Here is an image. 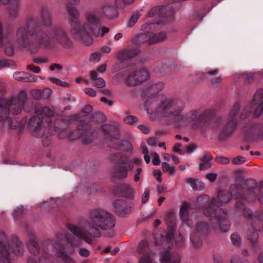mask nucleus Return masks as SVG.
Instances as JSON below:
<instances>
[{"label":"nucleus","mask_w":263,"mask_h":263,"mask_svg":"<svg viewBox=\"0 0 263 263\" xmlns=\"http://www.w3.org/2000/svg\"><path fill=\"white\" fill-rule=\"evenodd\" d=\"M216 161L217 163L221 164H227L230 162L229 158L221 156L217 157L216 159Z\"/></svg>","instance_id":"3c124183"},{"label":"nucleus","mask_w":263,"mask_h":263,"mask_svg":"<svg viewBox=\"0 0 263 263\" xmlns=\"http://www.w3.org/2000/svg\"><path fill=\"white\" fill-rule=\"evenodd\" d=\"M152 35H153L152 32L140 34L137 36V41L140 43L152 44L153 42H151V40H153Z\"/></svg>","instance_id":"a878e982"},{"label":"nucleus","mask_w":263,"mask_h":263,"mask_svg":"<svg viewBox=\"0 0 263 263\" xmlns=\"http://www.w3.org/2000/svg\"><path fill=\"white\" fill-rule=\"evenodd\" d=\"M124 164H120L114 170V174L116 177L119 179H124L128 176V170Z\"/></svg>","instance_id":"4be33fe9"},{"label":"nucleus","mask_w":263,"mask_h":263,"mask_svg":"<svg viewBox=\"0 0 263 263\" xmlns=\"http://www.w3.org/2000/svg\"><path fill=\"white\" fill-rule=\"evenodd\" d=\"M147 142L149 145L154 146L156 145L157 140L155 138L151 137L148 139Z\"/></svg>","instance_id":"338daca9"},{"label":"nucleus","mask_w":263,"mask_h":263,"mask_svg":"<svg viewBox=\"0 0 263 263\" xmlns=\"http://www.w3.org/2000/svg\"><path fill=\"white\" fill-rule=\"evenodd\" d=\"M152 162L154 165H159L161 162L159 158V156L158 154L156 153H154L152 154Z\"/></svg>","instance_id":"603ef678"},{"label":"nucleus","mask_w":263,"mask_h":263,"mask_svg":"<svg viewBox=\"0 0 263 263\" xmlns=\"http://www.w3.org/2000/svg\"><path fill=\"white\" fill-rule=\"evenodd\" d=\"M47 61H48L47 59L46 58H35L34 60V62L37 64H41V63H46V62H47Z\"/></svg>","instance_id":"774afa93"},{"label":"nucleus","mask_w":263,"mask_h":263,"mask_svg":"<svg viewBox=\"0 0 263 263\" xmlns=\"http://www.w3.org/2000/svg\"><path fill=\"white\" fill-rule=\"evenodd\" d=\"M27 69L35 73H38L41 71V68L39 67L35 66L33 65H28L27 66Z\"/></svg>","instance_id":"4d7b16f0"},{"label":"nucleus","mask_w":263,"mask_h":263,"mask_svg":"<svg viewBox=\"0 0 263 263\" xmlns=\"http://www.w3.org/2000/svg\"><path fill=\"white\" fill-rule=\"evenodd\" d=\"M70 234H65L68 243L63 244L60 240L62 235H57V240H47L43 244V251L39 257L34 256L27 258V263H59L65 260L68 257L74 253V248L79 247L81 241L71 238Z\"/></svg>","instance_id":"20e7f679"},{"label":"nucleus","mask_w":263,"mask_h":263,"mask_svg":"<svg viewBox=\"0 0 263 263\" xmlns=\"http://www.w3.org/2000/svg\"><path fill=\"white\" fill-rule=\"evenodd\" d=\"M138 121V118L134 116L128 115L124 118V121L126 124H133Z\"/></svg>","instance_id":"58836bf2"},{"label":"nucleus","mask_w":263,"mask_h":263,"mask_svg":"<svg viewBox=\"0 0 263 263\" xmlns=\"http://www.w3.org/2000/svg\"><path fill=\"white\" fill-rule=\"evenodd\" d=\"M9 45H11V43H10L8 37L4 34L2 24L0 22V46L5 48V52L7 54L11 55L13 54V50L11 48L9 49L8 47Z\"/></svg>","instance_id":"6ab92c4d"},{"label":"nucleus","mask_w":263,"mask_h":263,"mask_svg":"<svg viewBox=\"0 0 263 263\" xmlns=\"http://www.w3.org/2000/svg\"><path fill=\"white\" fill-rule=\"evenodd\" d=\"M126 49L129 54L130 59L135 57L140 53V50L138 48H132Z\"/></svg>","instance_id":"c03bdc74"},{"label":"nucleus","mask_w":263,"mask_h":263,"mask_svg":"<svg viewBox=\"0 0 263 263\" xmlns=\"http://www.w3.org/2000/svg\"><path fill=\"white\" fill-rule=\"evenodd\" d=\"M209 227V224L203 222H200L196 226V230L198 232H201L205 230Z\"/></svg>","instance_id":"a18cd8bd"},{"label":"nucleus","mask_w":263,"mask_h":263,"mask_svg":"<svg viewBox=\"0 0 263 263\" xmlns=\"http://www.w3.org/2000/svg\"><path fill=\"white\" fill-rule=\"evenodd\" d=\"M42 25L47 27L51 25V16L48 12H43Z\"/></svg>","instance_id":"2f4dec72"},{"label":"nucleus","mask_w":263,"mask_h":263,"mask_svg":"<svg viewBox=\"0 0 263 263\" xmlns=\"http://www.w3.org/2000/svg\"><path fill=\"white\" fill-rule=\"evenodd\" d=\"M27 246L30 253L33 256H36L40 252V248L35 240V236L30 235L28 236Z\"/></svg>","instance_id":"aec40b11"},{"label":"nucleus","mask_w":263,"mask_h":263,"mask_svg":"<svg viewBox=\"0 0 263 263\" xmlns=\"http://www.w3.org/2000/svg\"><path fill=\"white\" fill-rule=\"evenodd\" d=\"M149 192L147 189H145L143 195L142 196V203L146 202L149 199Z\"/></svg>","instance_id":"052dcab7"},{"label":"nucleus","mask_w":263,"mask_h":263,"mask_svg":"<svg viewBox=\"0 0 263 263\" xmlns=\"http://www.w3.org/2000/svg\"><path fill=\"white\" fill-rule=\"evenodd\" d=\"M14 65V62L9 60H0V69L5 67H11Z\"/></svg>","instance_id":"37998d69"},{"label":"nucleus","mask_w":263,"mask_h":263,"mask_svg":"<svg viewBox=\"0 0 263 263\" xmlns=\"http://www.w3.org/2000/svg\"><path fill=\"white\" fill-rule=\"evenodd\" d=\"M244 192V189L241 185L233 186L230 192L227 191H220L218 193L217 199L214 200V201L212 202L211 205L215 206V209H219L218 208L220 206L230 201L232 196L237 199L245 198Z\"/></svg>","instance_id":"9d476101"},{"label":"nucleus","mask_w":263,"mask_h":263,"mask_svg":"<svg viewBox=\"0 0 263 263\" xmlns=\"http://www.w3.org/2000/svg\"><path fill=\"white\" fill-rule=\"evenodd\" d=\"M173 235V231L171 230L166 234V238L164 239L163 237L161 236V240H158V237L155 236L156 239V242L158 245H161L163 248H165L166 247L170 248L171 245L170 241L171 240Z\"/></svg>","instance_id":"412c9836"},{"label":"nucleus","mask_w":263,"mask_h":263,"mask_svg":"<svg viewBox=\"0 0 263 263\" xmlns=\"http://www.w3.org/2000/svg\"><path fill=\"white\" fill-rule=\"evenodd\" d=\"M49 80L52 82V83L56 84L58 85H59L62 87H67L68 86V84L66 82H64L61 81V80L55 78H49Z\"/></svg>","instance_id":"ea45409f"},{"label":"nucleus","mask_w":263,"mask_h":263,"mask_svg":"<svg viewBox=\"0 0 263 263\" xmlns=\"http://www.w3.org/2000/svg\"><path fill=\"white\" fill-rule=\"evenodd\" d=\"M24 214V209L23 206H20L17 207L13 212V217L16 219L17 217Z\"/></svg>","instance_id":"de8ad7c7"},{"label":"nucleus","mask_w":263,"mask_h":263,"mask_svg":"<svg viewBox=\"0 0 263 263\" xmlns=\"http://www.w3.org/2000/svg\"><path fill=\"white\" fill-rule=\"evenodd\" d=\"M85 92L90 97H95L96 95V91L91 88H87L84 90Z\"/></svg>","instance_id":"e2e57ef3"},{"label":"nucleus","mask_w":263,"mask_h":263,"mask_svg":"<svg viewBox=\"0 0 263 263\" xmlns=\"http://www.w3.org/2000/svg\"><path fill=\"white\" fill-rule=\"evenodd\" d=\"M102 129L107 133L110 137V140H118L120 138V129L118 127L111 124H105Z\"/></svg>","instance_id":"a211bd4d"},{"label":"nucleus","mask_w":263,"mask_h":263,"mask_svg":"<svg viewBox=\"0 0 263 263\" xmlns=\"http://www.w3.org/2000/svg\"><path fill=\"white\" fill-rule=\"evenodd\" d=\"M12 252L16 256H21L24 254V248L23 242L17 238L15 239V244L12 247Z\"/></svg>","instance_id":"5701e85b"},{"label":"nucleus","mask_w":263,"mask_h":263,"mask_svg":"<svg viewBox=\"0 0 263 263\" xmlns=\"http://www.w3.org/2000/svg\"><path fill=\"white\" fill-rule=\"evenodd\" d=\"M79 253L83 257H88L90 255V252L85 248H80Z\"/></svg>","instance_id":"bf43d9fd"},{"label":"nucleus","mask_w":263,"mask_h":263,"mask_svg":"<svg viewBox=\"0 0 263 263\" xmlns=\"http://www.w3.org/2000/svg\"><path fill=\"white\" fill-rule=\"evenodd\" d=\"M197 148V146L195 144H191L186 147V153L191 154L194 152Z\"/></svg>","instance_id":"13d9d810"},{"label":"nucleus","mask_w":263,"mask_h":263,"mask_svg":"<svg viewBox=\"0 0 263 263\" xmlns=\"http://www.w3.org/2000/svg\"><path fill=\"white\" fill-rule=\"evenodd\" d=\"M206 178L210 181L214 182L217 178V174L214 173H208L206 175Z\"/></svg>","instance_id":"0e129e2a"},{"label":"nucleus","mask_w":263,"mask_h":263,"mask_svg":"<svg viewBox=\"0 0 263 263\" xmlns=\"http://www.w3.org/2000/svg\"><path fill=\"white\" fill-rule=\"evenodd\" d=\"M70 19V34L74 39L80 40L86 45H90L93 42V35L99 34V29L98 27V20L97 16L93 13H87L86 20L82 24L78 26L80 13L74 7L67 6Z\"/></svg>","instance_id":"39448f33"},{"label":"nucleus","mask_w":263,"mask_h":263,"mask_svg":"<svg viewBox=\"0 0 263 263\" xmlns=\"http://www.w3.org/2000/svg\"><path fill=\"white\" fill-rule=\"evenodd\" d=\"M140 14L138 12H136L134 13L130 17L128 23V26L129 27H132L134 26L135 23L137 22L139 19Z\"/></svg>","instance_id":"4c0bfd02"},{"label":"nucleus","mask_w":263,"mask_h":263,"mask_svg":"<svg viewBox=\"0 0 263 263\" xmlns=\"http://www.w3.org/2000/svg\"><path fill=\"white\" fill-rule=\"evenodd\" d=\"M125 205V202L123 200H116L113 202V206L116 211L120 214L122 213Z\"/></svg>","instance_id":"c85d7f7f"},{"label":"nucleus","mask_w":263,"mask_h":263,"mask_svg":"<svg viewBox=\"0 0 263 263\" xmlns=\"http://www.w3.org/2000/svg\"><path fill=\"white\" fill-rule=\"evenodd\" d=\"M190 207V204L189 203L184 202L182 204L180 208V216L183 221H186L189 218V210Z\"/></svg>","instance_id":"cd10ccee"},{"label":"nucleus","mask_w":263,"mask_h":263,"mask_svg":"<svg viewBox=\"0 0 263 263\" xmlns=\"http://www.w3.org/2000/svg\"><path fill=\"white\" fill-rule=\"evenodd\" d=\"M36 27V21L32 18L28 21L26 27L18 28L15 46L21 50H28L34 53L42 45L47 46L53 39L64 45L69 42L67 35L62 30H51L47 33L37 31Z\"/></svg>","instance_id":"f257e3e1"},{"label":"nucleus","mask_w":263,"mask_h":263,"mask_svg":"<svg viewBox=\"0 0 263 263\" xmlns=\"http://www.w3.org/2000/svg\"><path fill=\"white\" fill-rule=\"evenodd\" d=\"M148 246L147 243L145 241H142L138 245V249L140 252L146 251Z\"/></svg>","instance_id":"49530a36"},{"label":"nucleus","mask_w":263,"mask_h":263,"mask_svg":"<svg viewBox=\"0 0 263 263\" xmlns=\"http://www.w3.org/2000/svg\"><path fill=\"white\" fill-rule=\"evenodd\" d=\"M246 161V159L244 157H237L233 159V163L234 164H240L245 162Z\"/></svg>","instance_id":"6e6d98bb"},{"label":"nucleus","mask_w":263,"mask_h":263,"mask_svg":"<svg viewBox=\"0 0 263 263\" xmlns=\"http://www.w3.org/2000/svg\"><path fill=\"white\" fill-rule=\"evenodd\" d=\"M91 78L94 81L93 85L98 88H103L105 86V81L101 78H97V72L92 71L90 72Z\"/></svg>","instance_id":"393cba45"},{"label":"nucleus","mask_w":263,"mask_h":263,"mask_svg":"<svg viewBox=\"0 0 263 263\" xmlns=\"http://www.w3.org/2000/svg\"><path fill=\"white\" fill-rule=\"evenodd\" d=\"M121 163L122 164L126 165L130 170H132L134 168V166L132 164V161L126 156L121 157Z\"/></svg>","instance_id":"e433bc0d"},{"label":"nucleus","mask_w":263,"mask_h":263,"mask_svg":"<svg viewBox=\"0 0 263 263\" xmlns=\"http://www.w3.org/2000/svg\"><path fill=\"white\" fill-rule=\"evenodd\" d=\"M248 111L245 115L242 113L240 115V118L245 119L251 112H254L256 116H259L263 111V100L259 102L256 106L254 105V103H250L249 106H247Z\"/></svg>","instance_id":"dca6fc26"},{"label":"nucleus","mask_w":263,"mask_h":263,"mask_svg":"<svg viewBox=\"0 0 263 263\" xmlns=\"http://www.w3.org/2000/svg\"><path fill=\"white\" fill-rule=\"evenodd\" d=\"M164 87V84L162 82H159L153 84L152 85L148 87L145 92L146 95L148 96L149 99L145 102V106L148 113H157L160 115V112L155 110L151 105H153L154 100L155 99L159 97L160 96H163L165 97L162 94L157 95L160 91H161Z\"/></svg>","instance_id":"f8f14e48"},{"label":"nucleus","mask_w":263,"mask_h":263,"mask_svg":"<svg viewBox=\"0 0 263 263\" xmlns=\"http://www.w3.org/2000/svg\"><path fill=\"white\" fill-rule=\"evenodd\" d=\"M151 107L160 112V116L170 123L194 128L200 123L201 113L198 110L182 114L185 104L181 99L160 96L155 99Z\"/></svg>","instance_id":"f03ea898"},{"label":"nucleus","mask_w":263,"mask_h":263,"mask_svg":"<svg viewBox=\"0 0 263 263\" xmlns=\"http://www.w3.org/2000/svg\"><path fill=\"white\" fill-rule=\"evenodd\" d=\"M212 156L209 154H205L201 159V163L200 164L199 167L200 170H205L210 168L211 166L210 161L212 160Z\"/></svg>","instance_id":"bb28decb"},{"label":"nucleus","mask_w":263,"mask_h":263,"mask_svg":"<svg viewBox=\"0 0 263 263\" xmlns=\"http://www.w3.org/2000/svg\"><path fill=\"white\" fill-rule=\"evenodd\" d=\"M101 58V53L98 52H95L92 53L90 57V60L91 62L97 63L99 62Z\"/></svg>","instance_id":"09e8293b"},{"label":"nucleus","mask_w":263,"mask_h":263,"mask_svg":"<svg viewBox=\"0 0 263 263\" xmlns=\"http://www.w3.org/2000/svg\"><path fill=\"white\" fill-rule=\"evenodd\" d=\"M92 111L91 106L88 105L83 110L82 113L85 116L84 121H88L87 123H84L81 121L78 128L74 131L71 132L68 135V138L71 140L81 139L84 144H88L92 141V132L91 129V125L94 123L93 119H90L88 117L89 113Z\"/></svg>","instance_id":"6e6552de"},{"label":"nucleus","mask_w":263,"mask_h":263,"mask_svg":"<svg viewBox=\"0 0 263 263\" xmlns=\"http://www.w3.org/2000/svg\"><path fill=\"white\" fill-rule=\"evenodd\" d=\"M231 240L234 245H237L239 244L240 240V238L238 234H233L231 235Z\"/></svg>","instance_id":"864d4df0"},{"label":"nucleus","mask_w":263,"mask_h":263,"mask_svg":"<svg viewBox=\"0 0 263 263\" xmlns=\"http://www.w3.org/2000/svg\"><path fill=\"white\" fill-rule=\"evenodd\" d=\"M263 97V89H258L256 90L254 95L253 98L250 103H254V105L256 106L259 103Z\"/></svg>","instance_id":"c756f323"},{"label":"nucleus","mask_w":263,"mask_h":263,"mask_svg":"<svg viewBox=\"0 0 263 263\" xmlns=\"http://www.w3.org/2000/svg\"><path fill=\"white\" fill-rule=\"evenodd\" d=\"M240 105L239 103H237L234 105L220 133L221 138H224L230 135L234 132L237 125L238 111Z\"/></svg>","instance_id":"9b49d317"},{"label":"nucleus","mask_w":263,"mask_h":263,"mask_svg":"<svg viewBox=\"0 0 263 263\" xmlns=\"http://www.w3.org/2000/svg\"><path fill=\"white\" fill-rule=\"evenodd\" d=\"M26 98L27 93L25 91H22L17 99H8L4 96L0 97V122L3 123V125L13 128L12 120L9 117L10 110L14 115L21 113Z\"/></svg>","instance_id":"0eeeda50"},{"label":"nucleus","mask_w":263,"mask_h":263,"mask_svg":"<svg viewBox=\"0 0 263 263\" xmlns=\"http://www.w3.org/2000/svg\"><path fill=\"white\" fill-rule=\"evenodd\" d=\"M119 76L122 77L124 82L128 86H135L138 85L136 70L128 69L119 74Z\"/></svg>","instance_id":"4468645a"},{"label":"nucleus","mask_w":263,"mask_h":263,"mask_svg":"<svg viewBox=\"0 0 263 263\" xmlns=\"http://www.w3.org/2000/svg\"><path fill=\"white\" fill-rule=\"evenodd\" d=\"M185 182L190 184L194 190L197 191L198 189V185L200 183V181L194 178H186L185 179Z\"/></svg>","instance_id":"473e14b6"},{"label":"nucleus","mask_w":263,"mask_h":263,"mask_svg":"<svg viewBox=\"0 0 263 263\" xmlns=\"http://www.w3.org/2000/svg\"><path fill=\"white\" fill-rule=\"evenodd\" d=\"M17 5L11 6L9 10V15L12 18H15L18 16Z\"/></svg>","instance_id":"79ce46f5"},{"label":"nucleus","mask_w":263,"mask_h":263,"mask_svg":"<svg viewBox=\"0 0 263 263\" xmlns=\"http://www.w3.org/2000/svg\"><path fill=\"white\" fill-rule=\"evenodd\" d=\"M138 85L148 80L150 78L149 72L144 68L136 70Z\"/></svg>","instance_id":"b1692460"},{"label":"nucleus","mask_w":263,"mask_h":263,"mask_svg":"<svg viewBox=\"0 0 263 263\" xmlns=\"http://www.w3.org/2000/svg\"><path fill=\"white\" fill-rule=\"evenodd\" d=\"M37 116L32 117L29 121L30 128L31 132L35 137H42L44 135L45 128L42 125L41 119L52 117L54 113L48 106L35 107Z\"/></svg>","instance_id":"1a4fd4ad"},{"label":"nucleus","mask_w":263,"mask_h":263,"mask_svg":"<svg viewBox=\"0 0 263 263\" xmlns=\"http://www.w3.org/2000/svg\"><path fill=\"white\" fill-rule=\"evenodd\" d=\"M13 78L18 81L27 82H36L38 81L39 76L31 75L26 72H15L13 74Z\"/></svg>","instance_id":"f3484780"},{"label":"nucleus","mask_w":263,"mask_h":263,"mask_svg":"<svg viewBox=\"0 0 263 263\" xmlns=\"http://www.w3.org/2000/svg\"><path fill=\"white\" fill-rule=\"evenodd\" d=\"M123 190L127 197L132 198L134 196L135 190L130 185L126 184L123 185Z\"/></svg>","instance_id":"72a5a7b5"},{"label":"nucleus","mask_w":263,"mask_h":263,"mask_svg":"<svg viewBox=\"0 0 263 263\" xmlns=\"http://www.w3.org/2000/svg\"><path fill=\"white\" fill-rule=\"evenodd\" d=\"M162 257L160 260L162 263H180V257L177 253H171L165 250L161 252Z\"/></svg>","instance_id":"2eb2a0df"},{"label":"nucleus","mask_w":263,"mask_h":263,"mask_svg":"<svg viewBox=\"0 0 263 263\" xmlns=\"http://www.w3.org/2000/svg\"><path fill=\"white\" fill-rule=\"evenodd\" d=\"M213 201L214 200L210 201V197L207 195H203L197 198L199 209L203 211L206 216L209 217L211 227L216 228L218 226L221 232H226L230 227L227 214L221 209H215V206L212 205Z\"/></svg>","instance_id":"423d86ee"},{"label":"nucleus","mask_w":263,"mask_h":263,"mask_svg":"<svg viewBox=\"0 0 263 263\" xmlns=\"http://www.w3.org/2000/svg\"><path fill=\"white\" fill-rule=\"evenodd\" d=\"M6 236L3 232L0 233V263H10L9 246L6 245Z\"/></svg>","instance_id":"ddd939ff"},{"label":"nucleus","mask_w":263,"mask_h":263,"mask_svg":"<svg viewBox=\"0 0 263 263\" xmlns=\"http://www.w3.org/2000/svg\"><path fill=\"white\" fill-rule=\"evenodd\" d=\"M97 19L98 20H99L98 18L97 17ZM99 21H98V28L99 29V34L98 35H93L92 37L93 36H99L100 35V36L102 37L104 35V34H105L106 33H108V31H109V29L107 27H102L101 29H100L99 28Z\"/></svg>","instance_id":"8fccbe9b"},{"label":"nucleus","mask_w":263,"mask_h":263,"mask_svg":"<svg viewBox=\"0 0 263 263\" xmlns=\"http://www.w3.org/2000/svg\"><path fill=\"white\" fill-rule=\"evenodd\" d=\"M161 166L164 172H168L170 174H173L176 171L175 166L170 165L167 162H163L161 164Z\"/></svg>","instance_id":"f704fd0d"},{"label":"nucleus","mask_w":263,"mask_h":263,"mask_svg":"<svg viewBox=\"0 0 263 263\" xmlns=\"http://www.w3.org/2000/svg\"><path fill=\"white\" fill-rule=\"evenodd\" d=\"M106 64L101 65L96 70V71L97 72V76H98V72L103 73L106 71ZM94 71H95V70H94Z\"/></svg>","instance_id":"69168bd1"},{"label":"nucleus","mask_w":263,"mask_h":263,"mask_svg":"<svg viewBox=\"0 0 263 263\" xmlns=\"http://www.w3.org/2000/svg\"><path fill=\"white\" fill-rule=\"evenodd\" d=\"M127 49L120 50L117 54V59L121 61H124L130 59L129 54H128Z\"/></svg>","instance_id":"7c9ffc66"},{"label":"nucleus","mask_w":263,"mask_h":263,"mask_svg":"<svg viewBox=\"0 0 263 263\" xmlns=\"http://www.w3.org/2000/svg\"><path fill=\"white\" fill-rule=\"evenodd\" d=\"M138 128L145 134H147L150 131V128L144 124L138 125Z\"/></svg>","instance_id":"5fc2aeb1"},{"label":"nucleus","mask_w":263,"mask_h":263,"mask_svg":"<svg viewBox=\"0 0 263 263\" xmlns=\"http://www.w3.org/2000/svg\"><path fill=\"white\" fill-rule=\"evenodd\" d=\"M114 226L115 218L112 214L103 209H96L90 212L89 218L84 226L69 225L68 228L77 238L91 243L93 238L100 237V229H110Z\"/></svg>","instance_id":"7ed1b4c3"},{"label":"nucleus","mask_w":263,"mask_h":263,"mask_svg":"<svg viewBox=\"0 0 263 263\" xmlns=\"http://www.w3.org/2000/svg\"><path fill=\"white\" fill-rule=\"evenodd\" d=\"M142 149V153L144 155V159L146 163H149L151 161L150 157L148 155V149L147 148L145 144L143 143L141 145Z\"/></svg>","instance_id":"a19ab883"},{"label":"nucleus","mask_w":263,"mask_h":263,"mask_svg":"<svg viewBox=\"0 0 263 263\" xmlns=\"http://www.w3.org/2000/svg\"><path fill=\"white\" fill-rule=\"evenodd\" d=\"M152 37L153 38V40H151V42H153L154 43L163 41L166 38V35L165 33L161 32L158 34L153 33Z\"/></svg>","instance_id":"c9c22d12"},{"label":"nucleus","mask_w":263,"mask_h":263,"mask_svg":"<svg viewBox=\"0 0 263 263\" xmlns=\"http://www.w3.org/2000/svg\"><path fill=\"white\" fill-rule=\"evenodd\" d=\"M140 263H154L152 260L148 256H143L140 259Z\"/></svg>","instance_id":"680f3d73"}]
</instances>
